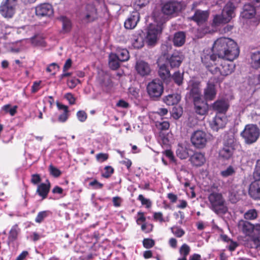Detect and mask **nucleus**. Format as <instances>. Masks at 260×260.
<instances>
[{
    "instance_id": "33",
    "label": "nucleus",
    "mask_w": 260,
    "mask_h": 260,
    "mask_svg": "<svg viewBox=\"0 0 260 260\" xmlns=\"http://www.w3.org/2000/svg\"><path fill=\"white\" fill-rule=\"evenodd\" d=\"M49 188L50 186L49 184L41 183L38 185L37 192L39 195L44 199L47 197L49 191Z\"/></svg>"
},
{
    "instance_id": "1",
    "label": "nucleus",
    "mask_w": 260,
    "mask_h": 260,
    "mask_svg": "<svg viewBox=\"0 0 260 260\" xmlns=\"http://www.w3.org/2000/svg\"><path fill=\"white\" fill-rule=\"evenodd\" d=\"M207 54H211V50H204ZM212 54L218 58H225L230 61L236 59L239 54V49L237 43L232 39L221 37L217 39L214 43ZM204 52H203L204 53Z\"/></svg>"
},
{
    "instance_id": "43",
    "label": "nucleus",
    "mask_w": 260,
    "mask_h": 260,
    "mask_svg": "<svg viewBox=\"0 0 260 260\" xmlns=\"http://www.w3.org/2000/svg\"><path fill=\"white\" fill-rule=\"evenodd\" d=\"M244 217L246 220H254L257 217V212L254 209L248 210L244 213Z\"/></svg>"
},
{
    "instance_id": "34",
    "label": "nucleus",
    "mask_w": 260,
    "mask_h": 260,
    "mask_svg": "<svg viewBox=\"0 0 260 260\" xmlns=\"http://www.w3.org/2000/svg\"><path fill=\"white\" fill-rule=\"evenodd\" d=\"M115 54L120 61H127L129 58V52L126 49L118 48Z\"/></svg>"
},
{
    "instance_id": "26",
    "label": "nucleus",
    "mask_w": 260,
    "mask_h": 260,
    "mask_svg": "<svg viewBox=\"0 0 260 260\" xmlns=\"http://www.w3.org/2000/svg\"><path fill=\"white\" fill-rule=\"evenodd\" d=\"M229 108V104L225 100H218L213 105V108L219 113L222 114L225 113Z\"/></svg>"
},
{
    "instance_id": "53",
    "label": "nucleus",
    "mask_w": 260,
    "mask_h": 260,
    "mask_svg": "<svg viewBox=\"0 0 260 260\" xmlns=\"http://www.w3.org/2000/svg\"><path fill=\"white\" fill-rule=\"evenodd\" d=\"M171 231L174 235L179 238L182 237L185 234L184 230L179 227L172 228Z\"/></svg>"
},
{
    "instance_id": "12",
    "label": "nucleus",
    "mask_w": 260,
    "mask_h": 260,
    "mask_svg": "<svg viewBox=\"0 0 260 260\" xmlns=\"http://www.w3.org/2000/svg\"><path fill=\"white\" fill-rule=\"evenodd\" d=\"M147 90L151 98L159 97L164 90L162 83L159 80H153L147 85Z\"/></svg>"
},
{
    "instance_id": "49",
    "label": "nucleus",
    "mask_w": 260,
    "mask_h": 260,
    "mask_svg": "<svg viewBox=\"0 0 260 260\" xmlns=\"http://www.w3.org/2000/svg\"><path fill=\"white\" fill-rule=\"evenodd\" d=\"M114 169L111 166H106L105 167L102 176L104 178H109L113 173Z\"/></svg>"
},
{
    "instance_id": "51",
    "label": "nucleus",
    "mask_w": 260,
    "mask_h": 260,
    "mask_svg": "<svg viewBox=\"0 0 260 260\" xmlns=\"http://www.w3.org/2000/svg\"><path fill=\"white\" fill-rule=\"evenodd\" d=\"M59 68L58 66L55 63L50 64L46 69V71L51 75H55Z\"/></svg>"
},
{
    "instance_id": "5",
    "label": "nucleus",
    "mask_w": 260,
    "mask_h": 260,
    "mask_svg": "<svg viewBox=\"0 0 260 260\" xmlns=\"http://www.w3.org/2000/svg\"><path fill=\"white\" fill-rule=\"evenodd\" d=\"M246 144H251L255 143L260 136V129L256 124H246L240 134Z\"/></svg>"
},
{
    "instance_id": "55",
    "label": "nucleus",
    "mask_w": 260,
    "mask_h": 260,
    "mask_svg": "<svg viewBox=\"0 0 260 260\" xmlns=\"http://www.w3.org/2000/svg\"><path fill=\"white\" fill-rule=\"evenodd\" d=\"M182 111L180 107H174L172 110V116L175 119H178L182 115Z\"/></svg>"
},
{
    "instance_id": "22",
    "label": "nucleus",
    "mask_w": 260,
    "mask_h": 260,
    "mask_svg": "<svg viewBox=\"0 0 260 260\" xmlns=\"http://www.w3.org/2000/svg\"><path fill=\"white\" fill-rule=\"evenodd\" d=\"M209 16V13L207 11L197 10L192 19L197 22L198 25H200L204 23L207 20Z\"/></svg>"
},
{
    "instance_id": "48",
    "label": "nucleus",
    "mask_w": 260,
    "mask_h": 260,
    "mask_svg": "<svg viewBox=\"0 0 260 260\" xmlns=\"http://www.w3.org/2000/svg\"><path fill=\"white\" fill-rule=\"evenodd\" d=\"M174 81L178 85L181 84L183 80V74L179 72H176L172 77Z\"/></svg>"
},
{
    "instance_id": "40",
    "label": "nucleus",
    "mask_w": 260,
    "mask_h": 260,
    "mask_svg": "<svg viewBox=\"0 0 260 260\" xmlns=\"http://www.w3.org/2000/svg\"><path fill=\"white\" fill-rule=\"evenodd\" d=\"M31 42L35 46H45V42L42 35H38L31 38Z\"/></svg>"
},
{
    "instance_id": "27",
    "label": "nucleus",
    "mask_w": 260,
    "mask_h": 260,
    "mask_svg": "<svg viewBox=\"0 0 260 260\" xmlns=\"http://www.w3.org/2000/svg\"><path fill=\"white\" fill-rule=\"evenodd\" d=\"M176 154L180 159L187 158L189 156L188 149L187 145L179 144L176 149Z\"/></svg>"
},
{
    "instance_id": "25",
    "label": "nucleus",
    "mask_w": 260,
    "mask_h": 260,
    "mask_svg": "<svg viewBox=\"0 0 260 260\" xmlns=\"http://www.w3.org/2000/svg\"><path fill=\"white\" fill-rule=\"evenodd\" d=\"M189 160L193 165L197 167L202 166L206 161L204 155L201 152L194 153Z\"/></svg>"
},
{
    "instance_id": "60",
    "label": "nucleus",
    "mask_w": 260,
    "mask_h": 260,
    "mask_svg": "<svg viewBox=\"0 0 260 260\" xmlns=\"http://www.w3.org/2000/svg\"><path fill=\"white\" fill-rule=\"evenodd\" d=\"M154 245V241L150 239H145L143 240V245L146 248H150Z\"/></svg>"
},
{
    "instance_id": "42",
    "label": "nucleus",
    "mask_w": 260,
    "mask_h": 260,
    "mask_svg": "<svg viewBox=\"0 0 260 260\" xmlns=\"http://www.w3.org/2000/svg\"><path fill=\"white\" fill-rule=\"evenodd\" d=\"M149 3V0H133V5L136 10L145 7Z\"/></svg>"
},
{
    "instance_id": "13",
    "label": "nucleus",
    "mask_w": 260,
    "mask_h": 260,
    "mask_svg": "<svg viewBox=\"0 0 260 260\" xmlns=\"http://www.w3.org/2000/svg\"><path fill=\"white\" fill-rule=\"evenodd\" d=\"M191 142L196 147L202 148L206 145L207 135L203 131H196L192 134Z\"/></svg>"
},
{
    "instance_id": "21",
    "label": "nucleus",
    "mask_w": 260,
    "mask_h": 260,
    "mask_svg": "<svg viewBox=\"0 0 260 260\" xmlns=\"http://www.w3.org/2000/svg\"><path fill=\"white\" fill-rule=\"evenodd\" d=\"M135 68L138 74L142 76L148 75L151 71L148 63L142 60L137 61Z\"/></svg>"
},
{
    "instance_id": "62",
    "label": "nucleus",
    "mask_w": 260,
    "mask_h": 260,
    "mask_svg": "<svg viewBox=\"0 0 260 260\" xmlns=\"http://www.w3.org/2000/svg\"><path fill=\"white\" fill-rule=\"evenodd\" d=\"M89 185L93 189H100L102 188L103 186V184L98 182L97 180H94L93 181H91L89 183Z\"/></svg>"
},
{
    "instance_id": "29",
    "label": "nucleus",
    "mask_w": 260,
    "mask_h": 260,
    "mask_svg": "<svg viewBox=\"0 0 260 260\" xmlns=\"http://www.w3.org/2000/svg\"><path fill=\"white\" fill-rule=\"evenodd\" d=\"M185 34L183 31H178L174 34L173 43L175 46H182L185 41Z\"/></svg>"
},
{
    "instance_id": "59",
    "label": "nucleus",
    "mask_w": 260,
    "mask_h": 260,
    "mask_svg": "<svg viewBox=\"0 0 260 260\" xmlns=\"http://www.w3.org/2000/svg\"><path fill=\"white\" fill-rule=\"evenodd\" d=\"M41 81H35L34 82L31 86V91L32 93L37 92L41 88Z\"/></svg>"
},
{
    "instance_id": "30",
    "label": "nucleus",
    "mask_w": 260,
    "mask_h": 260,
    "mask_svg": "<svg viewBox=\"0 0 260 260\" xmlns=\"http://www.w3.org/2000/svg\"><path fill=\"white\" fill-rule=\"evenodd\" d=\"M160 58L157 62L159 66L158 74L162 79L166 80L170 77V72L167 66L165 64H160Z\"/></svg>"
},
{
    "instance_id": "10",
    "label": "nucleus",
    "mask_w": 260,
    "mask_h": 260,
    "mask_svg": "<svg viewBox=\"0 0 260 260\" xmlns=\"http://www.w3.org/2000/svg\"><path fill=\"white\" fill-rule=\"evenodd\" d=\"M236 143L233 137L225 141L222 149L219 150V156L223 159H229L233 155Z\"/></svg>"
},
{
    "instance_id": "17",
    "label": "nucleus",
    "mask_w": 260,
    "mask_h": 260,
    "mask_svg": "<svg viewBox=\"0 0 260 260\" xmlns=\"http://www.w3.org/2000/svg\"><path fill=\"white\" fill-rule=\"evenodd\" d=\"M36 14L38 16L50 17L53 14L52 6L48 3L39 5L36 7Z\"/></svg>"
},
{
    "instance_id": "36",
    "label": "nucleus",
    "mask_w": 260,
    "mask_h": 260,
    "mask_svg": "<svg viewBox=\"0 0 260 260\" xmlns=\"http://www.w3.org/2000/svg\"><path fill=\"white\" fill-rule=\"evenodd\" d=\"M190 251V247L186 244H183L179 249L180 257L177 260H187V256Z\"/></svg>"
},
{
    "instance_id": "39",
    "label": "nucleus",
    "mask_w": 260,
    "mask_h": 260,
    "mask_svg": "<svg viewBox=\"0 0 260 260\" xmlns=\"http://www.w3.org/2000/svg\"><path fill=\"white\" fill-rule=\"evenodd\" d=\"M20 231V230L18 228L17 224H15L13 225L9 232V235L8 237L9 240L12 242L15 241L17 238L18 234L19 233Z\"/></svg>"
},
{
    "instance_id": "14",
    "label": "nucleus",
    "mask_w": 260,
    "mask_h": 260,
    "mask_svg": "<svg viewBox=\"0 0 260 260\" xmlns=\"http://www.w3.org/2000/svg\"><path fill=\"white\" fill-rule=\"evenodd\" d=\"M238 228L240 231L249 237L257 231H260V224L254 225L247 221L240 220L238 222Z\"/></svg>"
},
{
    "instance_id": "64",
    "label": "nucleus",
    "mask_w": 260,
    "mask_h": 260,
    "mask_svg": "<svg viewBox=\"0 0 260 260\" xmlns=\"http://www.w3.org/2000/svg\"><path fill=\"white\" fill-rule=\"evenodd\" d=\"M153 217L155 220L158 221L160 222L165 221L163 218L162 214L161 212H155L153 214Z\"/></svg>"
},
{
    "instance_id": "15",
    "label": "nucleus",
    "mask_w": 260,
    "mask_h": 260,
    "mask_svg": "<svg viewBox=\"0 0 260 260\" xmlns=\"http://www.w3.org/2000/svg\"><path fill=\"white\" fill-rule=\"evenodd\" d=\"M80 18L84 22L93 21L96 18V10L91 4L87 5L80 14Z\"/></svg>"
},
{
    "instance_id": "41",
    "label": "nucleus",
    "mask_w": 260,
    "mask_h": 260,
    "mask_svg": "<svg viewBox=\"0 0 260 260\" xmlns=\"http://www.w3.org/2000/svg\"><path fill=\"white\" fill-rule=\"evenodd\" d=\"M51 212L49 210L39 212L35 218L36 222L38 223L42 222L46 217L51 214Z\"/></svg>"
},
{
    "instance_id": "54",
    "label": "nucleus",
    "mask_w": 260,
    "mask_h": 260,
    "mask_svg": "<svg viewBox=\"0 0 260 260\" xmlns=\"http://www.w3.org/2000/svg\"><path fill=\"white\" fill-rule=\"evenodd\" d=\"M76 115L78 119L81 122L85 121L87 118L86 113L83 110L78 111Z\"/></svg>"
},
{
    "instance_id": "16",
    "label": "nucleus",
    "mask_w": 260,
    "mask_h": 260,
    "mask_svg": "<svg viewBox=\"0 0 260 260\" xmlns=\"http://www.w3.org/2000/svg\"><path fill=\"white\" fill-rule=\"evenodd\" d=\"M226 117L221 114H218L210 122L211 128L215 131H218L220 128L224 127L226 123Z\"/></svg>"
},
{
    "instance_id": "3",
    "label": "nucleus",
    "mask_w": 260,
    "mask_h": 260,
    "mask_svg": "<svg viewBox=\"0 0 260 260\" xmlns=\"http://www.w3.org/2000/svg\"><path fill=\"white\" fill-rule=\"evenodd\" d=\"M235 7L231 2H228L224 7L220 15H216L213 20V24L218 26L222 23H226L235 16Z\"/></svg>"
},
{
    "instance_id": "19",
    "label": "nucleus",
    "mask_w": 260,
    "mask_h": 260,
    "mask_svg": "<svg viewBox=\"0 0 260 260\" xmlns=\"http://www.w3.org/2000/svg\"><path fill=\"white\" fill-rule=\"evenodd\" d=\"M249 240L244 243L245 246L249 248H257L260 247V231H257L250 236Z\"/></svg>"
},
{
    "instance_id": "24",
    "label": "nucleus",
    "mask_w": 260,
    "mask_h": 260,
    "mask_svg": "<svg viewBox=\"0 0 260 260\" xmlns=\"http://www.w3.org/2000/svg\"><path fill=\"white\" fill-rule=\"evenodd\" d=\"M216 94L215 85L210 81L207 83V87L204 91V98L206 101H212L214 99Z\"/></svg>"
},
{
    "instance_id": "37",
    "label": "nucleus",
    "mask_w": 260,
    "mask_h": 260,
    "mask_svg": "<svg viewBox=\"0 0 260 260\" xmlns=\"http://www.w3.org/2000/svg\"><path fill=\"white\" fill-rule=\"evenodd\" d=\"M120 61L117 56L114 53H111L109 55V65L112 70H116L119 67Z\"/></svg>"
},
{
    "instance_id": "38",
    "label": "nucleus",
    "mask_w": 260,
    "mask_h": 260,
    "mask_svg": "<svg viewBox=\"0 0 260 260\" xmlns=\"http://www.w3.org/2000/svg\"><path fill=\"white\" fill-rule=\"evenodd\" d=\"M251 66L255 69L260 68V51L254 52L251 55Z\"/></svg>"
},
{
    "instance_id": "4",
    "label": "nucleus",
    "mask_w": 260,
    "mask_h": 260,
    "mask_svg": "<svg viewBox=\"0 0 260 260\" xmlns=\"http://www.w3.org/2000/svg\"><path fill=\"white\" fill-rule=\"evenodd\" d=\"M211 209L216 214H224L228 211L225 202L220 193L213 192L208 197Z\"/></svg>"
},
{
    "instance_id": "18",
    "label": "nucleus",
    "mask_w": 260,
    "mask_h": 260,
    "mask_svg": "<svg viewBox=\"0 0 260 260\" xmlns=\"http://www.w3.org/2000/svg\"><path fill=\"white\" fill-rule=\"evenodd\" d=\"M184 56L182 52L175 51L167 59L171 68H178L184 59Z\"/></svg>"
},
{
    "instance_id": "47",
    "label": "nucleus",
    "mask_w": 260,
    "mask_h": 260,
    "mask_svg": "<svg viewBox=\"0 0 260 260\" xmlns=\"http://www.w3.org/2000/svg\"><path fill=\"white\" fill-rule=\"evenodd\" d=\"M190 95L192 97L193 101L196 99H201L200 90L197 86L191 89Z\"/></svg>"
},
{
    "instance_id": "9",
    "label": "nucleus",
    "mask_w": 260,
    "mask_h": 260,
    "mask_svg": "<svg viewBox=\"0 0 260 260\" xmlns=\"http://www.w3.org/2000/svg\"><path fill=\"white\" fill-rule=\"evenodd\" d=\"M162 29V24L161 22L150 24L147 35L146 42L149 45H153L157 41L158 34H160Z\"/></svg>"
},
{
    "instance_id": "44",
    "label": "nucleus",
    "mask_w": 260,
    "mask_h": 260,
    "mask_svg": "<svg viewBox=\"0 0 260 260\" xmlns=\"http://www.w3.org/2000/svg\"><path fill=\"white\" fill-rule=\"evenodd\" d=\"M18 108L17 106H14L12 107L11 105L7 104L4 105L2 109L6 113H9L11 116H14L17 112V109Z\"/></svg>"
},
{
    "instance_id": "50",
    "label": "nucleus",
    "mask_w": 260,
    "mask_h": 260,
    "mask_svg": "<svg viewBox=\"0 0 260 260\" xmlns=\"http://www.w3.org/2000/svg\"><path fill=\"white\" fill-rule=\"evenodd\" d=\"M156 127L161 130H166L168 129L170 127V123L168 121H157L156 122Z\"/></svg>"
},
{
    "instance_id": "57",
    "label": "nucleus",
    "mask_w": 260,
    "mask_h": 260,
    "mask_svg": "<svg viewBox=\"0 0 260 260\" xmlns=\"http://www.w3.org/2000/svg\"><path fill=\"white\" fill-rule=\"evenodd\" d=\"M174 215L175 216L176 219L178 220L179 224H181L183 223V221L184 218V214L183 212L179 211L177 212H175Z\"/></svg>"
},
{
    "instance_id": "35",
    "label": "nucleus",
    "mask_w": 260,
    "mask_h": 260,
    "mask_svg": "<svg viewBox=\"0 0 260 260\" xmlns=\"http://www.w3.org/2000/svg\"><path fill=\"white\" fill-rule=\"evenodd\" d=\"M59 19L62 22V30L64 32H69L72 28L71 20L66 16H61Z\"/></svg>"
},
{
    "instance_id": "63",
    "label": "nucleus",
    "mask_w": 260,
    "mask_h": 260,
    "mask_svg": "<svg viewBox=\"0 0 260 260\" xmlns=\"http://www.w3.org/2000/svg\"><path fill=\"white\" fill-rule=\"evenodd\" d=\"M65 98L69 101L70 104L73 105L75 103V98L71 93H67L64 95Z\"/></svg>"
},
{
    "instance_id": "45",
    "label": "nucleus",
    "mask_w": 260,
    "mask_h": 260,
    "mask_svg": "<svg viewBox=\"0 0 260 260\" xmlns=\"http://www.w3.org/2000/svg\"><path fill=\"white\" fill-rule=\"evenodd\" d=\"M229 199L231 202L235 203L240 199V192L236 188L231 189L229 192Z\"/></svg>"
},
{
    "instance_id": "31",
    "label": "nucleus",
    "mask_w": 260,
    "mask_h": 260,
    "mask_svg": "<svg viewBox=\"0 0 260 260\" xmlns=\"http://www.w3.org/2000/svg\"><path fill=\"white\" fill-rule=\"evenodd\" d=\"M57 107L59 110L62 111L63 113L61 114L58 118V120L60 122H65L69 117V110L67 106L60 103H57Z\"/></svg>"
},
{
    "instance_id": "52",
    "label": "nucleus",
    "mask_w": 260,
    "mask_h": 260,
    "mask_svg": "<svg viewBox=\"0 0 260 260\" xmlns=\"http://www.w3.org/2000/svg\"><path fill=\"white\" fill-rule=\"evenodd\" d=\"M49 171L50 174L54 177H58L61 175V171L52 165L49 166Z\"/></svg>"
},
{
    "instance_id": "23",
    "label": "nucleus",
    "mask_w": 260,
    "mask_h": 260,
    "mask_svg": "<svg viewBox=\"0 0 260 260\" xmlns=\"http://www.w3.org/2000/svg\"><path fill=\"white\" fill-rule=\"evenodd\" d=\"M194 109L196 113L201 115H205L208 111L207 103L202 99H196L193 101Z\"/></svg>"
},
{
    "instance_id": "2",
    "label": "nucleus",
    "mask_w": 260,
    "mask_h": 260,
    "mask_svg": "<svg viewBox=\"0 0 260 260\" xmlns=\"http://www.w3.org/2000/svg\"><path fill=\"white\" fill-rule=\"evenodd\" d=\"M202 61L212 74L226 76L231 74L235 68L232 61L225 58H218L214 54H208L205 51L202 57Z\"/></svg>"
},
{
    "instance_id": "56",
    "label": "nucleus",
    "mask_w": 260,
    "mask_h": 260,
    "mask_svg": "<svg viewBox=\"0 0 260 260\" xmlns=\"http://www.w3.org/2000/svg\"><path fill=\"white\" fill-rule=\"evenodd\" d=\"M138 200L141 201L142 205H145L147 208H149L151 205L150 201L149 199L145 198L142 194L139 196Z\"/></svg>"
},
{
    "instance_id": "6",
    "label": "nucleus",
    "mask_w": 260,
    "mask_h": 260,
    "mask_svg": "<svg viewBox=\"0 0 260 260\" xmlns=\"http://www.w3.org/2000/svg\"><path fill=\"white\" fill-rule=\"evenodd\" d=\"M255 180L252 182L249 186L248 193L254 200L260 199V159L256 161L255 171L253 173Z\"/></svg>"
},
{
    "instance_id": "32",
    "label": "nucleus",
    "mask_w": 260,
    "mask_h": 260,
    "mask_svg": "<svg viewBox=\"0 0 260 260\" xmlns=\"http://www.w3.org/2000/svg\"><path fill=\"white\" fill-rule=\"evenodd\" d=\"M181 96L178 94H169L164 99V102L168 105H174L177 104L180 100Z\"/></svg>"
},
{
    "instance_id": "58",
    "label": "nucleus",
    "mask_w": 260,
    "mask_h": 260,
    "mask_svg": "<svg viewBox=\"0 0 260 260\" xmlns=\"http://www.w3.org/2000/svg\"><path fill=\"white\" fill-rule=\"evenodd\" d=\"M108 158V155L106 153H100L96 155V160L101 162L106 160Z\"/></svg>"
},
{
    "instance_id": "11",
    "label": "nucleus",
    "mask_w": 260,
    "mask_h": 260,
    "mask_svg": "<svg viewBox=\"0 0 260 260\" xmlns=\"http://www.w3.org/2000/svg\"><path fill=\"white\" fill-rule=\"evenodd\" d=\"M17 5V0H5L0 7V12L5 17L11 18L14 14Z\"/></svg>"
},
{
    "instance_id": "61",
    "label": "nucleus",
    "mask_w": 260,
    "mask_h": 260,
    "mask_svg": "<svg viewBox=\"0 0 260 260\" xmlns=\"http://www.w3.org/2000/svg\"><path fill=\"white\" fill-rule=\"evenodd\" d=\"M79 83L80 81L78 79H71L68 80V85L70 88H73Z\"/></svg>"
},
{
    "instance_id": "8",
    "label": "nucleus",
    "mask_w": 260,
    "mask_h": 260,
    "mask_svg": "<svg viewBox=\"0 0 260 260\" xmlns=\"http://www.w3.org/2000/svg\"><path fill=\"white\" fill-rule=\"evenodd\" d=\"M241 16L245 19L250 20L253 25H257L260 20V16L256 14L255 8L250 4H245Z\"/></svg>"
},
{
    "instance_id": "28",
    "label": "nucleus",
    "mask_w": 260,
    "mask_h": 260,
    "mask_svg": "<svg viewBox=\"0 0 260 260\" xmlns=\"http://www.w3.org/2000/svg\"><path fill=\"white\" fill-rule=\"evenodd\" d=\"M132 45L134 48L139 49L144 46L143 37L140 34H135L131 38Z\"/></svg>"
},
{
    "instance_id": "46",
    "label": "nucleus",
    "mask_w": 260,
    "mask_h": 260,
    "mask_svg": "<svg viewBox=\"0 0 260 260\" xmlns=\"http://www.w3.org/2000/svg\"><path fill=\"white\" fill-rule=\"evenodd\" d=\"M236 172V168L233 166H229L226 169L222 170L220 172L221 175L223 177H228L232 176Z\"/></svg>"
},
{
    "instance_id": "7",
    "label": "nucleus",
    "mask_w": 260,
    "mask_h": 260,
    "mask_svg": "<svg viewBox=\"0 0 260 260\" xmlns=\"http://www.w3.org/2000/svg\"><path fill=\"white\" fill-rule=\"evenodd\" d=\"M185 7V4L182 2L170 1L164 5L161 10L162 13L171 16H176Z\"/></svg>"
},
{
    "instance_id": "20",
    "label": "nucleus",
    "mask_w": 260,
    "mask_h": 260,
    "mask_svg": "<svg viewBox=\"0 0 260 260\" xmlns=\"http://www.w3.org/2000/svg\"><path fill=\"white\" fill-rule=\"evenodd\" d=\"M140 19V14L137 12H133L124 22V27L126 29L134 28Z\"/></svg>"
}]
</instances>
